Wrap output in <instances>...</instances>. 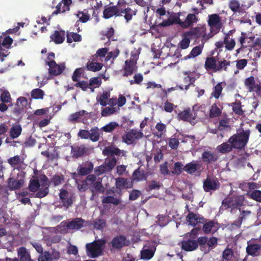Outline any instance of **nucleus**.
<instances>
[{
	"label": "nucleus",
	"mask_w": 261,
	"mask_h": 261,
	"mask_svg": "<svg viewBox=\"0 0 261 261\" xmlns=\"http://www.w3.org/2000/svg\"><path fill=\"white\" fill-rule=\"evenodd\" d=\"M251 131L249 129L239 128L237 133L231 136L228 143L232 144L234 149L242 150L245 149L249 139Z\"/></svg>",
	"instance_id": "1"
},
{
	"label": "nucleus",
	"mask_w": 261,
	"mask_h": 261,
	"mask_svg": "<svg viewBox=\"0 0 261 261\" xmlns=\"http://www.w3.org/2000/svg\"><path fill=\"white\" fill-rule=\"evenodd\" d=\"M136 14L135 11L127 7L125 0H118L117 5H115V17L123 16L126 22H128Z\"/></svg>",
	"instance_id": "2"
},
{
	"label": "nucleus",
	"mask_w": 261,
	"mask_h": 261,
	"mask_svg": "<svg viewBox=\"0 0 261 261\" xmlns=\"http://www.w3.org/2000/svg\"><path fill=\"white\" fill-rule=\"evenodd\" d=\"M106 241L98 240L92 243H87L86 245L88 255L91 258H96L102 254Z\"/></svg>",
	"instance_id": "3"
},
{
	"label": "nucleus",
	"mask_w": 261,
	"mask_h": 261,
	"mask_svg": "<svg viewBox=\"0 0 261 261\" xmlns=\"http://www.w3.org/2000/svg\"><path fill=\"white\" fill-rule=\"evenodd\" d=\"M244 200V197L240 195H228L223 200L221 208L224 210L229 208L232 209L239 208L243 205Z\"/></svg>",
	"instance_id": "4"
},
{
	"label": "nucleus",
	"mask_w": 261,
	"mask_h": 261,
	"mask_svg": "<svg viewBox=\"0 0 261 261\" xmlns=\"http://www.w3.org/2000/svg\"><path fill=\"white\" fill-rule=\"evenodd\" d=\"M138 59V55L135 54L132 55L130 59L125 61L123 76H128L137 71L136 64Z\"/></svg>",
	"instance_id": "5"
},
{
	"label": "nucleus",
	"mask_w": 261,
	"mask_h": 261,
	"mask_svg": "<svg viewBox=\"0 0 261 261\" xmlns=\"http://www.w3.org/2000/svg\"><path fill=\"white\" fill-rule=\"evenodd\" d=\"M220 183L215 177L207 176L203 182V188L205 192H209L219 189Z\"/></svg>",
	"instance_id": "6"
},
{
	"label": "nucleus",
	"mask_w": 261,
	"mask_h": 261,
	"mask_svg": "<svg viewBox=\"0 0 261 261\" xmlns=\"http://www.w3.org/2000/svg\"><path fill=\"white\" fill-rule=\"evenodd\" d=\"M144 134L141 130L137 131L136 129H132L122 136V139L126 144H132L142 138Z\"/></svg>",
	"instance_id": "7"
},
{
	"label": "nucleus",
	"mask_w": 261,
	"mask_h": 261,
	"mask_svg": "<svg viewBox=\"0 0 261 261\" xmlns=\"http://www.w3.org/2000/svg\"><path fill=\"white\" fill-rule=\"evenodd\" d=\"M202 165L197 161H193L185 166V171L190 175L199 176L202 171Z\"/></svg>",
	"instance_id": "8"
},
{
	"label": "nucleus",
	"mask_w": 261,
	"mask_h": 261,
	"mask_svg": "<svg viewBox=\"0 0 261 261\" xmlns=\"http://www.w3.org/2000/svg\"><path fill=\"white\" fill-rule=\"evenodd\" d=\"M219 156L211 150H204L201 154V160L206 165H211L215 163L218 160Z\"/></svg>",
	"instance_id": "9"
},
{
	"label": "nucleus",
	"mask_w": 261,
	"mask_h": 261,
	"mask_svg": "<svg viewBox=\"0 0 261 261\" xmlns=\"http://www.w3.org/2000/svg\"><path fill=\"white\" fill-rule=\"evenodd\" d=\"M114 167V158L112 159H106L103 165L96 168L94 173L97 175H99L107 171H110Z\"/></svg>",
	"instance_id": "10"
},
{
	"label": "nucleus",
	"mask_w": 261,
	"mask_h": 261,
	"mask_svg": "<svg viewBox=\"0 0 261 261\" xmlns=\"http://www.w3.org/2000/svg\"><path fill=\"white\" fill-rule=\"evenodd\" d=\"M198 18L194 14H189L185 21H181L179 17H176L175 22L180 25L182 28H188L197 22Z\"/></svg>",
	"instance_id": "11"
},
{
	"label": "nucleus",
	"mask_w": 261,
	"mask_h": 261,
	"mask_svg": "<svg viewBox=\"0 0 261 261\" xmlns=\"http://www.w3.org/2000/svg\"><path fill=\"white\" fill-rule=\"evenodd\" d=\"M48 66V74L49 76L60 75L65 68L64 63L58 64L56 62H52L50 63Z\"/></svg>",
	"instance_id": "12"
},
{
	"label": "nucleus",
	"mask_w": 261,
	"mask_h": 261,
	"mask_svg": "<svg viewBox=\"0 0 261 261\" xmlns=\"http://www.w3.org/2000/svg\"><path fill=\"white\" fill-rule=\"evenodd\" d=\"M88 148L84 144L71 146V154L72 158L78 159L86 155L88 153Z\"/></svg>",
	"instance_id": "13"
},
{
	"label": "nucleus",
	"mask_w": 261,
	"mask_h": 261,
	"mask_svg": "<svg viewBox=\"0 0 261 261\" xmlns=\"http://www.w3.org/2000/svg\"><path fill=\"white\" fill-rule=\"evenodd\" d=\"M177 117L179 120L191 122L195 119L196 116L194 110L188 108L179 112Z\"/></svg>",
	"instance_id": "14"
},
{
	"label": "nucleus",
	"mask_w": 261,
	"mask_h": 261,
	"mask_svg": "<svg viewBox=\"0 0 261 261\" xmlns=\"http://www.w3.org/2000/svg\"><path fill=\"white\" fill-rule=\"evenodd\" d=\"M246 253L248 255L253 257L258 256L261 252V245L247 242V246L246 248Z\"/></svg>",
	"instance_id": "15"
},
{
	"label": "nucleus",
	"mask_w": 261,
	"mask_h": 261,
	"mask_svg": "<svg viewBox=\"0 0 261 261\" xmlns=\"http://www.w3.org/2000/svg\"><path fill=\"white\" fill-rule=\"evenodd\" d=\"M189 224L195 226L198 223H203L205 222V219L199 215H197L193 212H189L186 218Z\"/></svg>",
	"instance_id": "16"
},
{
	"label": "nucleus",
	"mask_w": 261,
	"mask_h": 261,
	"mask_svg": "<svg viewBox=\"0 0 261 261\" xmlns=\"http://www.w3.org/2000/svg\"><path fill=\"white\" fill-rule=\"evenodd\" d=\"M185 35L191 39L204 37L206 35L205 29L203 27L195 28L185 33Z\"/></svg>",
	"instance_id": "17"
},
{
	"label": "nucleus",
	"mask_w": 261,
	"mask_h": 261,
	"mask_svg": "<svg viewBox=\"0 0 261 261\" xmlns=\"http://www.w3.org/2000/svg\"><path fill=\"white\" fill-rule=\"evenodd\" d=\"M96 177L93 174L89 175L81 184H77V188L80 192H85L88 190L96 180Z\"/></svg>",
	"instance_id": "18"
},
{
	"label": "nucleus",
	"mask_w": 261,
	"mask_h": 261,
	"mask_svg": "<svg viewBox=\"0 0 261 261\" xmlns=\"http://www.w3.org/2000/svg\"><path fill=\"white\" fill-rule=\"evenodd\" d=\"M93 164L91 162L87 161L82 165L79 166L76 171L81 176L89 175L93 169Z\"/></svg>",
	"instance_id": "19"
},
{
	"label": "nucleus",
	"mask_w": 261,
	"mask_h": 261,
	"mask_svg": "<svg viewBox=\"0 0 261 261\" xmlns=\"http://www.w3.org/2000/svg\"><path fill=\"white\" fill-rule=\"evenodd\" d=\"M68 196L69 193L66 190L63 189L60 190L59 197L62 200L63 206L66 208L71 206L73 203L72 197H68Z\"/></svg>",
	"instance_id": "20"
},
{
	"label": "nucleus",
	"mask_w": 261,
	"mask_h": 261,
	"mask_svg": "<svg viewBox=\"0 0 261 261\" xmlns=\"http://www.w3.org/2000/svg\"><path fill=\"white\" fill-rule=\"evenodd\" d=\"M198 248V243L195 240L188 239L181 242V248L187 252L192 251Z\"/></svg>",
	"instance_id": "21"
},
{
	"label": "nucleus",
	"mask_w": 261,
	"mask_h": 261,
	"mask_svg": "<svg viewBox=\"0 0 261 261\" xmlns=\"http://www.w3.org/2000/svg\"><path fill=\"white\" fill-rule=\"evenodd\" d=\"M103 64L97 62V59L91 57L90 60L86 64L87 70L92 71H98L101 69Z\"/></svg>",
	"instance_id": "22"
},
{
	"label": "nucleus",
	"mask_w": 261,
	"mask_h": 261,
	"mask_svg": "<svg viewBox=\"0 0 261 261\" xmlns=\"http://www.w3.org/2000/svg\"><path fill=\"white\" fill-rule=\"evenodd\" d=\"M85 221L81 218H76L68 222L66 226L69 229H79L84 226Z\"/></svg>",
	"instance_id": "23"
},
{
	"label": "nucleus",
	"mask_w": 261,
	"mask_h": 261,
	"mask_svg": "<svg viewBox=\"0 0 261 261\" xmlns=\"http://www.w3.org/2000/svg\"><path fill=\"white\" fill-rule=\"evenodd\" d=\"M24 179H16L13 177L8 179V186L10 190H15L20 189L24 185Z\"/></svg>",
	"instance_id": "24"
},
{
	"label": "nucleus",
	"mask_w": 261,
	"mask_h": 261,
	"mask_svg": "<svg viewBox=\"0 0 261 261\" xmlns=\"http://www.w3.org/2000/svg\"><path fill=\"white\" fill-rule=\"evenodd\" d=\"M202 227V230L205 234H208L212 232L214 234L218 230V227L216 226L217 223H215L214 221H208L207 222V220L205 219V222L203 223Z\"/></svg>",
	"instance_id": "25"
},
{
	"label": "nucleus",
	"mask_w": 261,
	"mask_h": 261,
	"mask_svg": "<svg viewBox=\"0 0 261 261\" xmlns=\"http://www.w3.org/2000/svg\"><path fill=\"white\" fill-rule=\"evenodd\" d=\"M155 128L156 131L152 132L153 136L157 137L158 139H162L167 132L166 125L161 122H158L155 125Z\"/></svg>",
	"instance_id": "26"
},
{
	"label": "nucleus",
	"mask_w": 261,
	"mask_h": 261,
	"mask_svg": "<svg viewBox=\"0 0 261 261\" xmlns=\"http://www.w3.org/2000/svg\"><path fill=\"white\" fill-rule=\"evenodd\" d=\"M218 58L217 56L207 57L204 63L205 68L207 70H212L213 71L216 72Z\"/></svg>",
	"instance_id": "27"
},
{
	"label": "nucleus",
	"mask_w": 261,
	"mask_h": 261,
	"mask_svg": "<svg viewBox=\"0 0 261 261\" xmlns=\"http://www.w3.org/2000/svg\"><path fill=\"white\" fill-rule=\"evenodd\" d=\"M130 244V242L126 239V237L123 235H119L115 237V249H121L123 247L128 246Z\"/></svg>",
	"instance_id": "28"
},
{
	"label": "nucleus",
	"mask_w": 261,
	"mask_h": 261,
	"mask_svg": "<svg viewBox=\"0 0 261 261\" xmlns=\"http://www.w3.org/2000/svg\"><path fill=\"white\" fill-rule=\"evenodd\" d=\"M115 185L117 189H128L133 186L132 181H127L126 178L119 177L115 178Z\"/></svg>",
	"instance_id": "29"
},
{
	"label": "nucleus",
	"mask_w": 261,
	"mask_h": 261,
	"mask_svg": "<svg viewBox=\"0 0 261 261\" xmlns=\"http://www.w3.org/2000/svg\"><path fill=\"white\" fill-rule=\"evenodd\" d=\"M65 36V32L64 31L56 30L50 38L56 44H61L64 41Z\"/></svg>",
	"instance_id": "30"
},
{
	"label": "nucleus",
	"mask_w": 261,
	"mask_h": 261,
	"mask_svg": "<svg viewBox=\"0 0 261 261\" xmlns=\"http://www.w3.org/2000/svg\"><path fill=\"white\" fill-rule=\"evenodd\" d=\"M8 164L13 168L19 170L20 166L23 164V159H21L18 155H16L8 159Z\"/></svg>",
	"instance_id": "31"
},
{
	"label": "nucleus",
	"mask_w": 261,
	"mask_h": 261,
	"mask_svg": "<svg viewBox=\"0 0 261 261\" xmlns=\"http://www.w3.org/2000/svg\"><path fill=\"white\" fill-rule=\"evenodd\" d=\"M251 214V212L250 211H242L238 219L232 223V226H235L238 228L240 227L243 221L247 219Z\"/></svg>",
	"instance_id": "32"
},
{
	"label": "nucleus",
	"mask_w": 261,
	"mask_h": 261,
	"mask_svg": "<svg viewBox=\"0 0 261 261\" xmlns=\"http://www.w3.org/2000/svg\"><path fill=\"white\" fill-rule=\"evenodd\" d=\"M226 85L224 82L218 83L213 89L211 96L218 99L221 95L223 88Z\"/></svg>",
	"instance_id": "33"
},
{
	"label": "nucleus",
	"mask_w": 261,
	"mask_h": 261,
	"mask_svg": "<svg viewBox=\"0 0 261 261\" xmlns=\"http://www.w3.org/2000/svg\"><path fill=\"white\" fill-rule=\"evenodd\" d=\"M22 127L20 124L13 125L9 129V136L13 140L17 138L21 134Z\"/></svg>",
	"instance_id": "34"
},
{
	"label": "nucleus",
	"mask_w": 261,
	"mask_h": 261,
	"mask_svg": "<svg viewBox=\"0 0 261 261\" xmlns=\"http://www.w3.org/2000/svg\"><path fill=\"white\" fill-rule=\"evenodd\" d=\"M208 25L211 27H220L221 24V20L220 16L217 14H213L208 16Z\"/></svg>",
	"instance_id": "35"
},
{
	"label": "nucleus",
	"mask_w": 261,
	"mask_h": 261,
	"mask_svg": "<svg viewBox=\"0 0 261 261\" xmlns=\"http://www.w3.org/2000/svg\"><path fill=\"white\" fill-rule=\"evenodd\" d=\"M233 149H234V148L232 144H228L226 142L223 143L216 147L217 151L222 154L230 152Z\"/></svg>",
	"instance_id": "36"
},
{
	"label": "nucleus",
	"mask_w": 261,
	"mask_h": 261,
	"mask_svg": "<svg viewBox=\"0 0 261 261\" xmlns=\"http://www.w3.org/2000/svg\"><path fill=\"white\" fill-rule=\"evenodd\" d=\"M230 65V61H227L225 59H222L221 60H219V58H218L216 72L221 71L222 70L227 71L228 67Z\"/></svg>",
	"instance_id": "37"
},
{
	"label": "nucleus",
	"mask_w": 261,
	"mask_h": 261,
	"mask_svg": "<svg viewBox=\"0 0 261 261\" xmlns=\"http://www.w3.org/2000/svg\"><path fill=\"white\" fill-rule=\"evenodd\" d=\"M203 45H198L193 48L190 53L184 57V60H188L191 58H194L200 55L202 51Z\"/></svg>",
	"instance_id": "38"
},
{
	"label": "nucleus",
	"mask_w": 261,
	"mask_h": 261,
	"mask_svg": "<svg viewBox=\"0 0 261 261\" xmlns=\"http://www.w3.org/2000/svg\"><path fill=\"white\" fill-rule=\"evenodd\" d=\"M111 107H106L101 111L102 116H108L114 113V98L112 97L109 99L108 102Z\"/></svg>",
	"instance_id": "39"
},
{
	"label": "nucleus",
	"mask_w": 261,
	"mask_h": 261,
	"mask_svg": "<svg viewBox=\"0 0 261 261\" xmlns=\"http://www.w3.org/2000/svg\"><path fill=\"white\" fill-rule=\"evenodd\" d=\"M18 256L20 257V261H31L30 254L25 247H21L19 248Z\"/></svg>",
	"instance_id": "40"
},
{
	"label": "nucleus",
	"mask_w": 261,
	"mask_h": 261,
	"mask_svg": "<svg viewBox=\"0 0 261 261\" xmlns=\"http://www.w3.org/2000/svg\"><path fill=\"white\" fill-rule=\"evenodd\" d=\"M229 8L234 13H243V10L241 8L240 3L238 0H231L228 4Z\"/></svg>",
	"instance_id": "41"
},
{
	"label": "nucleus",
	"mask_w": 261,
	"mask_h": 261,
	"mask_svg": "<svg viewBox=\"0 0 261 261\" xmlns=\"http://www.w3.org/2000/svg\"><path fill=\"white\" fill-rule=\"evenodd\" d=\"M222 114V109L219 108L215 103L212 105L210 109L209 116L211 118L220 116Z\"/></svg>",
	"instance_id": "42"
},
{
	"label": "nucleus",
	"mask_w": 261,
	"mask_h": 261,
	"mask_svg": "<svg viewBox=\"0 0 261 261\" xmlns=\"http://www.w3.org/2000/svg\"><path fill=\"white\" fill-rule=\"evenodd\" d=\"M110 97V93L109 92H104L99 97H97V101L103 107L106 106L109 101Z\"/></svg>",
	"instance_id": "43"
},
{
	"label": "nucleus",
	"mask_w": 261,
	"mask_h": 261,
	"mask_svg": "<svg viewBox=\"0 0 261 261\" xmlns=\"http://www.w3.org/2000/svg\"><path fill=\"white\" fill-rule=\"evenodd\" d=\"M100 138L99 129L96 127H92L89 132V138L93 142L98 141Z\"/></svg>",
	"instance_id": "44"
},
{
	"label": "nucleus",
	"mask_w": 261,
	"mask_h": 261,
	"mask_svg": "<svg viewBox=\"0 0 261 261\" xmlns=\"http://www.w3.org/2000/svg\"><path fill=\"white\" fill-rule=\"evenodd\" d=\"M183 171H185V166L180 162H177L174 165V168L171 173L173 175H179Z\"/></svg>",
	"instance_id": "45"
},
{
	"label": "nucleus",
	"mask_w": 261,
	"mask_h": 261,
	"mask_svg": "<svg viewBox=\"0 0 261 261\" xmlns=\"http://www.w3.org/2000/svg\"><path fill=\"white\" fill-rule=\"evenodd\" d=\"M133 178L134 180L141 181L145 178L144 171L140 170V167L135 170L133 173Z\"/></svg>",
	"instance_id": "46"
},
{
	"label": "nucleus",
	"mask_w": 261,
	"mask_h": 261,
	"mask_svg": "<svg viewBox=\"0 0 261 261\" xmlns=\"http://www.w3.org/2000/svg\"><path fill=\"white\" fill-rule=\"evenodd\" d=\"M244 84L250 91H253L255 88V81L254 76H250L246 79Z\"/></svg>",
	"instance_id": "47"
},
{
	"label": "nucleus",
	"mask_w": 261,
	"mask_h": 261,
	"mask_svg": "<svg viewBox=\"0 0 261 261\" xmlns=\"http://www.w3.org/2000/svg\"><path fill=\"white\" fill-rule=\"evenodd\" d=\"M31 97L36 99H42L44 96V92L39 88L33 89L31 92Z\"/></svg>",
	"instance_id": "48"
},
{
	"label": "nucleus",
	"mask_w": 261,
	"mask_h": 261,
	"mask_svg": "<svg viewBox=\"0 0 261 261\" xmlns=\"http://www.w3.org/2000/svg\"><path fill=\"white\" fill-rule=\"evenodd\" d=\"M92 118L91 113H89L85 110H81V116L80 122H82L84 124H89V119Z\"/></svg>",
	"instance_id": "49"
},
{
	"label": "nucleus",
	"mask_w": 261,
	"mask_h": 261,
	"mask_svg": "<svg viewBox=\"0 0 261 261\" xmlns=\"http://www.w3.org/2000/svg\"><path fill=\"white\" fill-rule=\"evenodd\" d=\"M224 43L225 44V47L227 50H232L236 45V42L234 39H231L229 40V35L227 34L224 37Z\"/></svg>",
	"instance_id": "50"
},
{
	"label": "nucleus",
	"mask_w": 261,
	"mask_h": 261,
	"mask_svg": "<svg viewBox=\"0 0 261 261\" xmlns=\"http://www.w3.org/2000/svg\"><path fill=\"white\" fill-rule=\"evenodd\" d=\"M40 186L38 179H31L29 186V189L30 191L35 192L38 191Z\"/></svg>",
	"instance_id": "51"
},
{
	"label": "nucleus",
	"mask_w": 261,
	"mask_h": 261,
	"mask_svg": "<svg viewBox=\"0 0 261 261\" xmlns=\"http://www.w3.org/2000/svg\"><path fill=\"white\" fill-rule=\"evenodd\" d=\"M77 16L79 18L80 21L83 23L87 22L90 18V15L86 9L82 12H79Z\"/></svg>",
	"instance_id": "52"
},
{
	"label": "nucleus",
	"mask_w": 261,
	"mask_h": 261,
	"mask_svg": "<svg viewBox=\"0 0 261 261\" xmlns=\"http://www.w3.org/2000/svg\"><path fill=\"white\" fill-rule=\"evenodd\" d=\"M64 181V177L63 175H55L51 179L50 183L56 187L62 184Z\"/></svg>",
	"instance_id": "53"
},
{
	"label": "nucleus",
	"mask_w": 261,
	"mask_h": 261,
	"mask_svg": "<svg viewBox=\"0 0 261 261\" xmlns=\"http://www.w3.org/2000/svg\"><path fill=\"white\" fill-rule=\"evenodd\" d=\"M102 153L104 155L111 156L110 159L114 158V145L111 144L110 146L105 147L102 151Z\"/></svg>",
	"instance_id": "54"
},
{
	"label": "nucleus",
	"mask_w": 261,
	"mask_h": 261,
	"mask_svg": "<svg viewBox=\"0 0 261 261\" xmlns=\"http://www.w3.org/2000/svg\"><path fill=\"white\" fill-rule=\"evenodd\" d=\"M162 186V184L159 181L152 180L149 183L146 190L147 191H150L153 190H159Z\"/></svg>",
	"instance_id": "55"
},
{
	"label": "nucleus",
	"mask_w": 261,
	"mask_h": 261,
	"mask_svg": "<svg viewBox=\"0 0 261 261\" xmlns=\"http://www.w3.org/2000/svg\"><path fill=\"white\" fill-rule=\"evenodd\" d=\"M183 73L185 75H187V76L185 77L184 79V83L186 84H189V85H194L196 79L195 77L190 75L191 72L190 71H184Z\"/></svg>",
	"instance_id": "56"
},
{
	"label": "nucleus",
	"mask_w": 261,
	"mask_h": 261,
	"mask_svg": "<svg viewBox=\"0 0 261 261\" xmlns=\"http://www.w3.org/2000/svg\"><path fill=\"white\" fill-rule=\"evenodd\" d=\"M93 225L95 229L97 230H101L106 226V221L105 220L102 219H96L94 221Z\"/></svg>",
	"instance_id": "57"
},
{
	"label": "nucleus",
	"mask_w": 261,
	"mask_h": 261,
	"mask_svg": "<svg viewBox=\"0 0 261 261\" xmlns=\"http://www.w3.org/2000/svg\"><path fill=\"white\" fill-rule=\"evenodd\" d=\"M154 253V251L151 249H144L141 252V258L150 259L153 256Z\"/></svg>",
	"instance_id": "58"
},
{
	"label": "nucleus",
	"mask_w": 261,
	"mask_h": 261,
	"mask_svg": "<svg viewBox=\"0 0 261 261\" xmlns=\"http://www.w3.org/2000/svg\"><path fill=\"white\" fill-rule=\"evenodd\" d=\"M46 187H43L44 188L40 189L36 194V197L43 198L46 196L49 192V185L46 184Z\"/></svg>",
	"instance_id": "59"
},
{
	"label": "nucleus",
	"mask_w": 261,
	"mask_h": 261,
	"mask_svg": "<svg viewBox=\"0 0 261 261\" xmlns=\"http://www.w3.org/2000/svg\"><path fill=\"white\" fill-rule=\"evenodd\" d=\"M103 17L108 19L114 15V6L106 7L103 12Z\"/></svg>",
	"instance_id": "60"
},
{
	"label": "nucleus",
	"mask_w": 261,
	"mask_h": 261,
	"mask_svg": "<svg viewBox=\"0 0 261 261\" xmlns=\"http://www.w3.org/2000/svg\"><path fill=\"white\" fill-rule=\"evenodd\" d=\"M232 110L236 114L242 115L243 114V111L242 109L241 103L240 101L232 103Z\"/></svg>",
	"instance_id": "61"
},
{
	"label": "nucleus",
	"mask_w": 261,
	"mask_h": 261,
	"mask_svg": "<svg viewBox=\"0 0 261 261\" xmlns=\"http://www.w3.org/2000/svg\"><path fill=\"white\" fill-rule=\"evenodd\" d=\"M38 259V261H52L51 254L46 251L40 253Z\"/></svg>",
	"instance_id": "62"
},
{
	"label": "nucleus",
	"mask_w": 261,
	"mask_h": 261,
	"mask_svg": "<svg viewBox=\"0 0 261 261\" xmlns=\"http://www.w3.org/2000/svg\"><path fill=\"white\" fill-rule=\"evenodd\" d=\"M81 116V111L71 114L69 117V120L72 123L80 122Z\"/></svg>",
	"instance_id": "63"
},
{
	"label": "nucleus",
	"mask_w": 261,
	"mask_h": 261,
	"mask_svg": "<svg viewBox=\"0 0 261 261\" xmlns=\"http://www.w3.org/2000/svg\"><path fill=\"white\" fill-rule=\"evenodd\" d=\"M250 197L258 202H261V191L255 190L250 194Z\"/></svg>",
	"instance_id": "64"
}]
</instances>
